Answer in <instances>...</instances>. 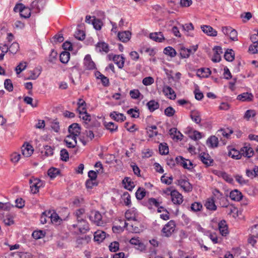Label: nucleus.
Wrapping results in <instances>:
<instances>
[{"label":"nucleus","instance_id":"13d9d810","mask_svg":"<svg viewBox=\"0 0 258 258\" xmlns=\"http://www.w3.org/2000/svg\"><path fill=\"white\" fill-rule=\"evenodd\" d=\"M4 86L5 89L9 92H12L13 90V85L10 79H7L5 81Z\"/></svg>","mask_w":258,"mask_h":258},{"label":"nucleus","instance_id":"dca6fc26","mask_svg":"<svg viewBox=\"0 0 258 258\" xmlns=\"http://www.w3.org/2000/svg\"><path fill=\"white\" fill-rule=\"evenodd\" d=\"M200 158L201 161L207 166H211L213 162V160L211 158L210 155L204 152L200 154Z\"/></svg>","mask_w":258,"mask_h":258},{"label":"nucleus","instance_id":"c85d7f7f","mask_svg":"<svg viewBox=\"0 0 258 258\" xmlns=\"http://www.w3.org/2000/svg\"><path fill=\"white\" fill-rule=\"evenodd\" d=\"M96 48L99 52L103 51L105 53H107L109 50L108 45L104 42H98L96 45Z\"/></svg>","mask_w":258,"mask_h":258},{"label":"nucleus","instance_id":"39448f33","mask_svg":"<svg viewBox=\"0 0 258 258\" xmlns=\"http://www.w3.org/2000/svg\"><path fill=\"white\" fill-rule=\"evenodd\" d=\"M89 218L92 222L97 226H102L103 224V222L102 220V216L98 211H92Z\"/></svg>","mask_w":258,"mask_h":258},{"label":"nucleus","instance_id":"473e14b6","mask_svg":"<svg viewBox=\"0 0 258 258\" xmlns=\"http://www.w3.org/2000/svg\"><path fill=\"white\" fill-rule=\"evenodd\" d=\"M207 143L211 148L217 147L219 144L218 139L215 136H211L208 139Z\"/></svg>","mask_w":258,"mask_h":258},{"label":"nucleus","instance_id":"a18cd8bd","mask_svg":"<svg viewBox=\"0 0 258 258\" xmlns=\"http://www.w3.org/2000/svg\"><path fill=\"white\" fill-rule=\"evenodd\" d=\"M192 53L191 49L182 47L180 51V54L182 58H188Z\"/></svg>","mask_w":258,"mask_h":258},{"label":"nucleus","instance_id":"ea45409f","mask_svg":"<svg viewBox=\"0 0 258 258\" xmlns=\"http://www.w3.org/2000/svg\"><path fill=\"white\" fill-rule=\"evenodd\" d=\"M206 208L210 210L215 211L217 209V207L215 205V202L213 199H208L205 204Z\"/></svg>","mask_w":258,"mask_h":258},{"label":"nucleus","instance_id":"a211bd4d","mask_svg":"<svg viewBox=\"0 0 258 258\" xmlns=\"http://www.w3.org/2000/svg\"><path fill=\"white\" fill-rule=\"evenodd\" d=\"M110 117L114 120L118 122H122L126 119V117L123 114L117 112L116 111H113L110 114Z\"/></svg>","mask_w":258,"mask_h":258},{"label":"nucleus","instance_id":"ddd939ff","mask_svg":"<svg viewBox=\"0 0 258 258\" xmlns=\"http://www.w3.org/2000/svg\"><path fill=\"white\" fill-rule=\"evenodd\" d=\"M80 117L84 121L85 127L86 128H90V125H91V123L92 122L97 121L95 119L94 120H92L91 115L87 112L82 113V114L80 115Z\"/></svg>","mask_w":258,"mask_h":258},{"label":"nucleus","instance_id":"9d476101","mask_svg":"<svg viewBox=\"0 0 258 258\" xmlns=\"http://www.w3.org/2000/svg\"><path fill=\"white\" fill-rule=\"evenodd\" d=\"M241 157L242 156L244 157L250 158L254 154V151L252 148L249 145H245L244 147L240 149Z\"/></svg>","mask_w":258,"mask_h":258},{"label":"nucleus","instance_id":"09e8293b","mask_svg":"<svg viewBox=\"0 0 258 258\" xmlns=\"http://www.w3.org/2000/svg\"><path fill=\"white\" fill-rule=\"evenodd\" d=\"M50 220L52 223L56 224H59L61 221V219L58 215L56 213L51 212V211H50Z\"/></svg>","mask_w":258,"mask_h":258},{"label":"nucleus","instance_id":"58836bf2","mask_svg":"<svg viewBox=\"0 0 258 258\" xmlns=\"http://www.w3.org/2000/svg\"><path fill=\"white\" fill-rule=\"evenodd\" d=\"M228 155L231 158L235 159H239L241 158L240 151H239L234 148H232L229 150Z\"/></svg>","mask_w":258,"mask_h":258},{"label":"nucleus","instance_id":"5701e85b","mask_svg":"<svg viewBox=\"0 0 258 258\" xmlns=\"http://www.w3.org/2000/svg\"><path fill=\"white\" fill-rule=\"evenodd\" d=\"M112 60L119 69H122L123 67L124 58L121 55H114Z\"/></svg>","mask_w":258,"mask_h":258},{"label":"nucleus","instance_id":"338daca9","mask_svg":"<svg viewBox=\"0 0 258 258\" xmlns=\"http://www.w3.org/2000/svg\"><path fill=\"white\" fill-rule=\"evenodd\" d=\"M130 95L132 98L137 99L140 97V96L141 95V94L139 90L134 89L130 91Z\"/></svg>","mask_w":258,"mask_h":258},{"label":"nucleus","instance_id":"423d86ee","mask_svg":"<svg viewBox=\"0 0 258 258\" xmlns=\"http://www.w3.org/2000/svg\"><path fill=\"white\" fill-rule=\"evenodd\" d=\"M176 184L179 185L185 192L191 191L192 189V185L186 178H181L177 180Z\"/></svg>","mask_w":258,"mask_h":258},{"label":"nucleus","instance_id":"052dcab7","mask_svg":"<svg viewBox=\"0 0 258 258\" xmlns=\"http://www.w3.org/2000/svg\"><path fill=\"white\" fill-rule=\"evenodd\" d=\"M27 64L26 62H21L15 68V71L17 74H19L21 72L26 69Z\"/></svg>","mask_w":258,"mask_h":258},{"label":"nucleus","instance_id":"680f3d73","mask_svg":"<svg viewBox=\"0 0 258 258\" xmlns=\"http://www.w3.org/2000/svg\"><path fill=\"white\" fill-rule=\"evenodd\" d=\"M175 113V109L171 106H169L164 110L165 115L169 117H172Z\"/></svg>","mask_w":258,"mask_h":258},{"label":"nucleus","instance_id":"20e7f679","mask_svg":"<svg viewBox=\"0 0 258 258\" xmlns=\"http://www.w3.org/2000/svg\"><path fill=\"white\" fill-rule=\"evenodd\" d=\"M31 192L33 194H36L39 191V189L43 185V182L37 178H31L29 180Z\"/></svg>","mask_w":258,"mask_h":258},{"label":"nucleus","instance_id":"f704fd0d","mask_svg":"<svg viewBox=\"0 0 258 258\" xmlns=\"http://www.w3.org/2000/svg\"><path fill=\"white\" fill-rule=\"evenodd\" d=\"M106 237V233L102 231H97L94 233V239L99 242H101Z\"/></svg>","mask_w":258,"mask_h":258},{"label":"nucleus","instance_id":"864d4df0","mask_svg":"<svg viewBox=\"0 0 258 258\" xmlns=\"http://www.w3.org/2000/svg\"><path fill=\"white\" fill-rule=\"evenodd\" d=\"M78 226L79 227L80 232L82 233H85L89 230V225L86 221L78 225Z\"/></svg>","mask_w":258,"mask_h":258},{"label":"nucleus","instance_id":"79ce46f5","mask_svg":"<svg viewBox=\"0 0 258 258\" xmlns=\"http://www.w3.org/2000/svg\"><path fill=\"white\" fill-rule=\"evenodd\" d=\"M70 56V53L68 51L62 52L59 55L60 61L63 63L68 62Z\"/></svg>","mask_w":258,"mask_h":258},{"label":"nucleus","instance_id":"7c9ffc66","mask_svg":"<svg viewBox=\"0 0 258 258\" xmlns=\"http://www.w3.org/2000/svg\"><path fill=\"white\" fill-rule=\"evenodd\" d=\"M124 187L129 190H132L135 187V184L130 177H125L122 180Z\"/></svg>","mask_w":258,"mask_h":258},{"label":"nucleus","instance_id":"cd10ccee","mask_svg":"<svg viewBox=\"0 0 258 258\" xmlns=\"http://www.w3.org/2000/svg\"><path fill=\"white\" fill-rule=\"evenodd\" d=\"M169 134L173 139H176L177 140H181L183 137L181 133L178 131L176 128H172L169 130Z\"/></svg>","mask_w":258,"mask_h":258},{"label":"nucleus","instance_id":"4be33fe9","mask_svg":"<svg viewBox=\"0 0 258 258\" xmlns=\"http://www.w3.org/2000/svg\"><path fill=\"white\" fill-rule=\"evenodd\" d=\"M150 38L153 40L158 42H161L165 39L164 35L161 32L150 33Z\"/></svg>","mask_w":258,"mask_h":258},{"label":"nucleus","instance_id":"de8ad7c7","mask_svg":"<svg viewBox=\"0 0 258 258\" xmlns=\"http://www.w3.org/2000/svg\"><path fill=\"white\" fill-rule=\"evenodd\" d=\"M159 150L161 155H167L169 153L168 147L166 143H161L159 146Z\"/></svg>","mask_w":258,"mask_h":258},{"label":"nucleus","instance_id":"49530a36","mask_svg":"<svg viewBox=\"0 0 258 258\" xmlns=\"http://www.w3.org/2000/svg\"><path fill=\"white\" fill-rule=\"evenodd\" d=\"M54 149V147L46 145L44 146V150L42 152L47 157L53 155Z\"/></svg>","mask_w":258,"mask_h":258},{"label":"nucleus","instance_id":"aec40b11","mask_svg":"<svg viewBox=\"0 0 258 258\" xmlns=\"http://www.w3.org/2000/svg\"><path fill=\"white\" fill-rule=\"evenodd\" d=\"M117 36L121 41L126 42L128 41L131 38V33L129 31H125L119 32Z\"/></svg>","mask_w":258,"mask_h":258},{"label":"nucleus","instance_id":"37998d69","mask_svg":"<svg viewBox=\"0 0 258 258\" xmlns=\"http://www.w3.org/2000/svg\"><path fill=\"white\" fill-rule=\"evenodd\" d=\"M50 211H45L42 213L40 217V222L44 224L47 223L48 220L50 219Z\"/></svg>","mask_w":258,"mask_h":258},{"label":"nucleus","instance_id":"774afa93","mask_svg":"<svg viewBox=\"0 0 258 258\" xmlns=\"http://www.w3.org/2000/svg\"><path fill=\"white\" fill-rule=\"evenodd\" d=\"M248 51L252 54L258 53V42L250 45L249 46Z\"/></svg>","mask_w":258,"mask_h":258},{"label":"nucleus","instance_id":"6e6d98bb","mask_svg":"<svg viewBox=\"0 0 258 258\" xmlns=\"http://www.w3.org/2000/svg\"><path fill=\"white\" fill-rule=\"evenodd\" d=\"M125 217L127 220L136 221V214L134 211L127 210L125 213Z\"/></svg>","mask_w":258,"mask_h":258},{"label":"nucleus","instance_id":"c9c22d12","mask_svg":"<svg viewBox=\"0 0 258 258\" xmlns=\"http://www.w3.org/2000/svg\"><path fill=\"white\" fill-rule=\"evenodd\" d=\"M43 0H35L31 4V8L35 13H39L41 10L40 4L43 3Z\"/></svg>","mask_w":258,"mask_h":258},{"label":"nucleus","instance_id":"4d7b16f0","mask_svg":"<svg viewBox=\"0 0 258 258\" xmlns=\"http://www.w3.org/2000/svg\"><path fill=\"white\" fill-rule=\"evenodd\" d=\"M218 175L222 177L225 181L229 183H232L233 181L231 176L225 172H220Z\"/></svg>","mask_w":258,"mask_h":258},{"label":"nucleus","instance_id":"603ef678","mask_svg":"<svg viewBox=\"0 0 258 258\" xmlns=\"http://www.w3.org/2000/svg\"><path fill=\"white\" fill-rule=\"evenodd\" d=\"M48 175L51 178H55L59 173V170L56 168H51L48 170Z\"/></svg>","mask_w":258,"mask_h":258},{"label":"nucleus","instance_id":"e433bc0d","mask_svg":"<svg viewBox=\"0 0 258 258\" xmlns=\"http://www.w3.org/2000/svg\"><path fill=\"white\" fill-rule=\"evenodd\" d=\"M104 124L106 128L111 133L116 132L117 130L118 125L112 122H105Z\"/></svg>","mask_w":258,"mask_h":258},{"label":"nucleus","instance_id":"6ab92c4d","mask_svg":"<svg viewBox=\"0 0 258 258\" xmlns=\"http://www.w3.org/2000/svg\"><path fill=\"white\" fill-rule=\"evenodd\" d=\"M201 29L203 32L209 36H216L217 35V32L210 26L203 25L201 26Z\"/></svg>","mask_w":258,"mask_h":258},{"label":"nucleus","instance_id":"f8f14e48","mask_svg":"<svg viewBox=\"0 0 258 258\" xmlns=\"http://www.w3.org/2000/svg\"><path fill=\"white\" fill-rule=\"evenodd\" d=\"M84 64L85 68L87 70H92L96 69V65L92 60L91 56L89 54L85 57Z\"/></svg>","mask_w":258,"mask_h":258},{"label":"nucleus","instance_id":"72a5a7b5","mask_svg":"<svg viewBox=\"0 0 258 258\" xmlns=\"http://www.w3.org/2000/svg\"><path fill=\"white\" fill-rule=\"evenodd\" d=\"M147 106L148 107V109L151 112H153L155 110L159 108V103L154 100H152L147 103Z\"/></svg>","mask_w":258,"mask_h":258},{"label":"nucleus","instance_id":"6e6552de","mask_svg":"<svg viewBox=\"0 0 258 258\" xmlns=\"http://www.w3.org/2000/svg\"><path fill=\"white\" fill-rule=\"evenodd\" d=\"M177 164L182 166L185 169H191L192 168V162L188 159H185L182 156H178L175 159Z\"/></svg>","mask_w":258,"mask_h":258},{"label":"nucleus","instance_id":"0e129e2a","mask_svg":"<svg viewBox=\"0 0 258 258\" xmlns=\"http://www.w3.org/2000/svg\"><path fill=\"white\" fill-rule=\"evenodd\" d=\"M173 179V178L172 176L166 177L165 175H163L161 177V181L162 183L167 185H170L172 183Z\"/></svg>","mask_w":258,"mask_h":258},{"label":"nucleus","instance_id":"1a4fd4ad","mask_svg":"<svg viewBox=\"0 0 258 258\" xmlns=\"http://www.w3.org/2000/svg\"><path fill=\"white\" fill-rule=\"evenodd\" d=\"M68 131L70 134L69 135L77 138L81 133V127L78 123H74L69 126Z\"/></svg>","mask_w":258,"mask_h":258},{"label":"nucleus","instance_id":"5fc2aeb1","mask_svg":"<svg viewBox=\"0 0 258 258\" xmlns=\"http://www.w3.org/2000/svg\"><path fill=\"white\" fill-rule=\"evenodd\" d=\"M8 49L10 53L16 54L19 49V45L17 42H14L10 47H8Z\"/></svg>","mask_w":258,"mask_h":258},{"label":"nucleus","instance_id":"4c0bfd02","mask_svg":"<svg viewBox=\"0 0 258 258\" xmlns=\"http://www.w3.org/2000/svg\"><path fill=\"white\" fill-rule=\"evenodd\" d=\"M218 136H223V137L229 138L231 134L233 133V131L229 128L221 129L217 132Z\"/></svg>","mask_w":258,"mask_h":258},{"label":"nucleus","instance_id":"2f4dec72","mask_svg":"<svg viewBox=\"0 0 258 258\" xmlns=\"http://www.w3.org/2000/svg\"><path fill=\"white\" fill-rule=\"evenodd\" d=\"M211 74L209 68H201L197 71V76L200 78H207Z\"/></svg>","mask_w":258,"mask_h":258},{"label":"nucleus","instance_id":"0eeeda50","mask_svg":"<svg viewBox=\"0 0 258 258\" xmlns=\"http://www.w3.org/2000/svg\"><path fill=\"white\" fill-rule=\"evenodd\" d=\"M171 201L174 204L180 205L183 202V196L176 190L170 192Z\"/></svg>","mask_w":258,"mask_h":258},{"label":"nucleus","instance_id":"a878e982","mask_svg":"<svg viewBox=\"0 0 258 258\" xmlns=\"http://www.w3.org/2000/svg\"><path fill=\"white\" fill-rule=\"evenodd\" d=\"M190 116L193 121L197 124H200L201 121V113L197 110L190 111Z\"/></svg>","mask_w":258,"mask_h":258},{"label":"nucleus","instance_id":"c03bdc74","mask_svg":"<svg viewBox=\"0 0 258 258\" xmlns=\"http://www.w3.org/2000/svg\"><path fill=\"white\" fill-rule=\"evenodd\" d=\"M146 191L145 188L139 187L136 192V197L139 200H142L145 196Z\"/></svg>","mask_w":258,"mask_h":258},{"label":"nucleus","instance_id":"b1692460","mask_svg":"<svg viewBox=\"0 0 258 258\" xmlns=\"http://www.w3.org/2000/svg\"><path fill=\"white\" fill-rule=\"evenodd\" d=\"M67 146L68 148H74L77 145V138L72 136L68 135L64 139Z\"/></svg>","mask_w":258,"mask_h":258},{"label":"nucleus","instance_id":"7ed1b4c3","mask_svg":"<svg viewBox=\"0 0 258 258\" xmlns=\"http://www.w3.org/2000/svg\"><path fill=\"white\" fill-rule=\"evenodd\" d=\"M175 229V224L174 221L170 220L162 228L161 230L163 236L169 237L174 232Z\"/></svg>","mask_w":258,"mask_h":258},{"label":"nucleus","instance_id":"f3484780","mask_svg":"<svg viewBox=\"0 0 258 258\" xmlns=\"http://www.w3.org/2000/svg\"><path fill=\"white\" fill-rule=\"evenodd\" d=\"M218 228L222 236H225L228 233V226L225 220H222L219 223Z\"/></svg>","mask_w":258,"mask_h":258},{"label":"nucleus","instance_id":"e2e57ef3","mask_svg":"<svg viewBox=\"0 0 258 258\" xmlns=\"http://www.w3.org/2000/svg\"><path fill=\"white\" fill-rule=\"evenodd\" d=\"M119 244L117 241H113L110 244L109 249L112 252H116L119 250Z\"/></svg>","mask_w":258,"mask_h":258},{"label":"nucleus","instance_id":"bf43d9fd","mask_svg":"<svg viewBox=\"0 0 258 258\" xmlns=\"http://www.w3.org/2000/svg\"><path fill=\"white\" fill-rule=\"evenodd\" d=\"M203 208L202 205L199 202H195L191 204L190 208L194 212H198L201 211Z\"/></svg>","mask_w":258,"mask_h":258},{"label":"nucleus","instance_id":"412c9836","mask_svg":"<svg viewBox=\"0 0 258 258\" xmlns=\"http://www.w3.org/2000/svg\"><path fill=\"white\" fill-rule=\"evenodd\" d=\"M213 50L214 51V54L212 59V61L215 62H219L221 60L220 54L222 53V48L220 46H215Z\"/></svg>","mask_w":258,"mask_h":258},{"label":"nucleus","instance_id":"69168bd1","mask_svg":"<svg viewBox=\"0 0 258 258\" xmlns=\"http://www.w3.org/2000/svg\"><path fill=\"white\" fill-rule=\"evenodd\" d=\"M76 38L79 40H83L85 38V32L81 30H78L75 34Z\"/></svg>","mask_w":258,"mask_h":258},{"label":"nucleus","instance_id":"f257e3e1","mask_svg":"<svg viewBox=\"0 0 258 258\" xmlns=\"http://www.w3.org/2000/svg\"><path fill=\"white\" fill-rule=\"evenodd\" d=\"M100 126V123L98 121H95L91 123L90 128H86L85 134L87 137L92 140L95 136L100 137L101 135L99 132V127Z\"/></svg>","mask_w":258,"mask_h":258},{"label":"nucleus","instance_id":"a19ab883","mask_svg":"<svg viewBox=\"0 0 258 258\" xmlns=\"http://www.w3.org/2000/svg\"><path fill=\"white\" fill-rule=\"evenodd\" d=\"M164 53L167 55H168L171 57H173L176 56V52L175 50L170 46L166 47L164 49Z\"/></svg>","mask_w":258,"mask_h":258},{"label":"nucleus","instance_id":"393cba45","mask_svg":"<svg viewBox=\"0 0 258 258\" xmlns=\"http://www.w3.org/2000/svg\"><path fill=\"white\" fill-rule=\"evenodd\" d=\"M130 242L131 244L137 246L136 247L137 249L140 251H143L145 249V245L142 243L138 238H132L130 240Z\"/></svg>","mask_w":258,"mask_h":258},{"label":"nucleus","instance_id":"9b49d317","mask_svg":"<svg viewBox=\"0 0 258 258\" xmlns=\"http://www.w3.org/2000/svg\"><path fill=\"white\" fill-rule=\"evenodd\" d=\"M237 99L242 102H251L253 100V95L251 93L244 92L238 95Z\"/></svg>","mask_w":258,"mask_h":258},{"label":"nucleus","instance_id":"c756f323","mask_svg":"<svg viewBox=\"0 0 258 258\" xmlns=\"http://www.w3.org/2000/svg\"><path fill=\"white\" fill-rule=\"evenodd\" d=\"M230 198L233 201H239L241 200L242 195L241 192L237 189H235L230 192Z\"/></svg>","mask_w":258,"mask_h":258},{"label":"nucleus","instance_id":"3c124183","mask_svg":"<svg viewBox=\"0 0 258 258\" xmlns=\"http://www.w3.org/2000/svg\"><path fill=\"white\" fill-rule=\"evenodd\" d=\"M30 76L28 78V80H36L40 74V71L38 69H35L30 72Z\"/></svg>","mask_w":258,"mask_h":258},{"label":"nucleus","instance_id":"8fccbe9b","mask_svg":"<svg viewBox=\"0 0 258 258\" xmlns=\"http://www.w3.org/2000/svg\"><path fill=\"white\" fill-rule=\"evenodd\" d=\"M224 57L228 61H232L234 58V54L232 49L227 50L225 54Z\"/></svg>","mask_w":258,"mask_h":258},{"label":"nucleus","instance_id":"4468645a","mask_svg":"<svg viewBox=\"0 0 258 258\" xmlns=\"http://www.w3.org/2000/svg\"><path fill=\"white\" fill-rule=\"evenodd\" d=\"M21 149L23 155L26 157H30L34 151L33 147L29 144H27L26 145L24 144Z\"/></svg>","mask_w":258,"mask_h":258},{"label":"nucleus","instance_id":"f03ea898","mask_svg":"<svg viewBox=\"0 0 258 258\" xmlns=\"http://www.w3.org/2000/svg\"><path fill=\"white\" fill-rule=\"evenodd\" d=\"M14 11L15 12H19L20 16L25 19L29 18L31 16V9L28 7H26L22 3L16 5L14 8Z\"/></svg>","mask_w":258,"mask_h":258},{"label":"nucleus","instance_id":"bb28decb","mask_svg":"<svg viewBox=\"0 0 258 258\" xmlns=\"http://www.w3.org/2000/svg\"><path fill=\"white\" fill-rule=\"evenodd\" d=\"M160 203L158 202L156 199L151 198L148 199V201L145 203L144 205L146 206L149 209H152V206L158 207L160 206Z\"/></svg>","mask_w":258,"mask_h":258},{"label":"nucleus","instance_id":"2eb2a0df","mask_svg":"<svg viewBox=\"0 0 258 258\" xmlns=\"http://www.w3.org/2000/svg\"><path fill=\"white\" fill-rule=\"evenodd\" d=\"M163 92L165 95L167 96L170 99H175L176 97V94L174 91L170 86H164L163 88Z\"/></svg>","mask_w":258,"mask_h":258}]
</instances>
